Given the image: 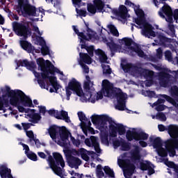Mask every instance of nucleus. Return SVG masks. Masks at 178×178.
Instances as JSON below:
<instances>
[{
    "label": "nucleus",
    "instance_id": "nucleus-1",
    "mask_svg": "<svg viewBox=\"0 0 178 178\" xmlns=\"http://www.w3.org/2000/svg\"><path fill=\"white\" fill-rule=\"evenodd\" d=\"M36 63L38 65L39 69L42 72H41V77L44 79H48L54 90H55V92H58V90H59V84H58V82L56 81V76H55V73H58V74L63 76V72H61L59 69L55 67L49 60H45L43 58L36 59ZM49 74H51V76H49Z\"/></svg>",
    "mask_w": 178,
    "mask_h": 178
},
{
    "label": "nucleus",
    "instance_id": "nucleus-2",
    "mask_svg": "<svg viewBox=\"0 0 178 178\" xmlns=\"http://www.w3.org/2000/svg\"><path fill=\"white\" fill-rule=\"evenodd\" d=\"M103 92L106 97H115L117 99L116 109L124 111L126 109V94L120 88H113L108 79L102 81Z\"/></svg>",
    "mask_w": 178,
    "mask_h": 178
},
{
    "label": "nucleus",
    "instance_id": "nucleus-3",
    "mask_svg": "<svg viewBox=\"0 0 178 178\" xmlns=\"http://www.w3.org/2000/svg\"><path fill=\"white\" fill-rule=\"evenodd\" d=\"M6 95L9 97L10 104L13 106H17V104H22L23 106H29V108H34L33 100L29 96L20 90H11L10 87L6 86Z\"/></svg>",
    "mask_w": 178,
    "mask_h": 178
},
{
    "label": "nucleus",
    "instance_id": "nucleus-4",
    "mask_svg": "<svg viewBox=\"0 0 178 178\" xmlns=\"http://www.w3.org/2000/svg\"><path fill=\"white\" fill-rule=\"evenodd\" d=\"M12 26L14 33L18 37H23L24 40H27L31 35V28H30L29 22H17L15 21L12 23Z\"/></svg>",
    "mask_w": 178,
    "mask_h": 178
},
{
    "label": "nucleus",
    "instance_id": "nucleus-5",
    "mask_svg": "<svg viewBox=\"0 0 178 178\" xmlns=\"http://www.w3.org/2000/svg\"><path fill=\"white\" fill-rule=\"evenodd\" d=\"M17 9L22 13L24 17L38 16L37 15V8L35 6L30 4L29 0H17Z\"/></svg>",
    "mask_w": 178,
    "mask_h": 178
},
{
    "label": "nucleus",
    "instance_id": "nucleus-6",
    "mask_svg": "<svg viewBox=\"0 0 178 178\" xmlns=\"http://www.w3.org/2000/svg\"><path fill=\"white\" fill-rule=\"evenodd\" d=\"M159 15L161 19H165L168 23H173V17L175 20L178 19V9H175L173 13L172 7L164 5L159 11Z\"/></svg>",
    "mask_w": 178,
    "mask_h": 178
},
{
    "label": "nucleus",
    "instance_id": "nucleus-7",
    "mask_svg": "<svg viewBox=\"0 0 178 178\" xmlns=\"http://www.w3.org/2000/svg\"><path fill=\"white\" fill-rule=\"evenodd\" d=\"M49 134L52 140H56L57 136H60L62 141H66L69 138V134L66 131L65 127H58V125H51L48 129Z\"/></svg>",
    "mask_w": 178,
    "mask_h": 178
},
{
    "label": "nucleus",
    "instance_id": "nucleus-8",
    "mask_svg": "<svg viewBox=\"0 0 178 178\" xmlns=\"http://www.w3.org/2000/svg\"><path fill=\"white\" fill-rule=\"evenodd\" d=\"M71 90V91H70ZM67 101L70 99V95H72V91H74L78 95V97H83L84 92L81 88V84L77 81L76 79H72L68 83V86L65 87Z\"/></svg>",
    "mask_w": 178,
    "mask_h": 178
},
{
    "label": "nucleus",
    "instance_id": "nucleus-9",
    "mask_svg": "<svg viewBox=\"0 0 178 178\" xmlns=\"http://www.w3.org/2000/svg\"><path fill=\"white\" fill-rule=\"evenodd\" d=\"M110 130V137H118V133L119 136H124L126 134V128L123 124H116L113 120L108 125Z\"/></svg>",
    "mask_w": 178,
    "mask_h": 178
},
{
    "label": "nucleus",
    "instance_id": "nucleus-10",
    "mask_svg": "<svg viewBox=\"0 0 178 178\" xmlns=\"http://www.w3.org/2000/svg\"><path fill=\"white\" fill-rule=\"evenodd\" d=\"M92 123L93 124H97L99 129H104L105 126H108V123H112V118L106 115H95L91 116Z\"/></svg>",
    "mask_w": 178,
    "mask_h": 178
},
{
    "label": "nucleus",
    "instance_id": "nucleus-11",
    "mask_svg": "<svg viewBox=\"0 0 178 178\" xmlns=\"http://www.w3.org/2000/svg\"><path fill=\"white\" fill-rule=\"evenodd\" d=\"M126 137L128 141H133L134 140L135 141H145L148 140L149 135L144 131H127Z\"/></svg>",
    "mask_w": 178,
    "mask_h": 178
},
{
    "label": "nucleus",
    "instance_id": "nucleus-12",
    "mask_svg": "<svg viewBox=\"0 0 178 178\" xmlns=\"http://www.w3.org/2000/svg\"><path fill=\"white\" fill-rule=\"evenodd\" d=\"M64 152L65 154V158L70 168H75V169H79V166L81 165V160L78 157L72 155L70 150H66Z\"/></svg>",
    "mask_w": 178,
    "mask_h": 178
},
{
    "label": "nucleus",
    "instance_id": "nucleus-13",
    "mask_svg": "<svg viewBox=\"0 0 178 178\" xmlns=\"http://www.w3.org/2000/svg\"><path fill=\"white\" fill-rule=\"evenodd\" d=\"M165 148L169 156L173 158L176 156V149H178V139L171 138L165 142Z\"/></svg>",
    "mask_w": 178,
    "mask_h": 178
},
{
    "label": "nucleus",
    "instance_id": "nucleus-14",
    "mask_svg": "<svg viewBox=\"0 0 178 178\" xmlns=\"http://www.w3.org/2000/svg\"><path fill=\"white\" fill-rule=\"evenodd\" d=\"M122 69L127 73L131 72V73H133V74H136V76H143V72H144V68L134 65L131 63L122 65Z\"/></svg>",
    "mask_w": 178,
    "mask_h": 178
},
{
    "label": "nucleus",
    "instance_id": "nucleus-15",
    "mask_svg": "<svg viewBox=\"0 0 178 178\" xmlns=\"http://www.w3.org/2000/svg\"><path fill=\"white\" fill-rule=\"evenodd\" d=\"M142 34L147 38H150V37H156L155 31H154V26L148 22H145L143 24L142 29Z\"/></svg>",
    "mask_w": 178,
    "mask_h": 178
},
{
    "label": "nucleus",
    "instance_id": "nucleus-16",
    "mask_svg": "<svg viewBox=\"0 0 178 178\" xmlns=\"http://www.w3.org/2000/svg\"><path fill=\"white\" fill-rule=\"evenodd\" d=\"M47 161L49 162V165L50 166V169H51L57 176H59L60 177H62V175L63 173L62 172V168L59 167V165H56L55 163V160H54V158L51 155H49Z\"/></svg>",
    "mask_w": 178,
    "mask_h": 178
},
{
    "label": "nucleus",
    "instance_id": "nucleus-17",
    "mask_svg": "<svg viewBox=\"0 0 178 178\" xmlns=\"http://www.w3.org/2000/svg\"><path fill=\"white\" fill-rule=\"evenodd\" d=\"M157 38L159 40V44L161 47H165L167 48L168 47H170V48L175 49L173 44H171L172 42H173V39L166 38L165 35H163V34H159Z\"/></svg>",
    "mask_w": 178,
    "mask_h": 178
},
{
    "label": "nucleus",
    "instance_id": "nucleus-18",
    "mask_svg": "<svg viewBox=\"0 0 178 178\" xmlns=\"http://www.w3.org/2000/svg\"><path fill=\"white\" fill-rule=\"evenodd\" d=\"M170 74L165 72H161L159 73V80L160 81V86L166 88L169 86V81H170Z\"/></svg>",
    "mask_w": 178,
    "mask_h": 178
},
{
    "label": "nucleus",
    "instance_id": "nucleus-19",
    "mask_svg": "<svg viewBox=\"0 0 178 178\" xmlns=\"http://www.w3.org/2000/svg\"><path fill=\"white\" fill-rule=\"evenodd\" d=\"M85 144L88 147H91V145H92V147H94L95 151H96V152L97 154L101 153V148L99 147V143H98V140H97V137L91 136L90 140V138H86L85 140Z\"/></svg>",
    "mask_w": 178,
    "mask_h": 178
},
{
    "label": "nucleus",
    "instance_id": "nucleus-20",
    "mask_svg": "<svg viewBox=\"0 0 178 178\" xmlns=\"http://www.w3.org/2000/svg\"><path fill=\"white\" fill-rule=\"evenodd\" d=\"M99 130H100V140L102 143L106 145L109 144V129L108 128V125L100 128Z\"/></svg>",
    "mask_w": 178,
    "mask_h": 178
},
{
    "label": "nucleus",
    "instance_id": "nucleus-21",
    "mask_svg": "<svg viewBox=\"0 0 178 178\" xmlns=\"http://www.w3.org/2000/svg\"><path fill=\"white\" fill-rule=\"evenodd\" d=\"M141 160L140 147L136 145L134 149L131 151V161L134 163H138Z\"/></svg>",
    "mask_w": 178,
    "mask_h": 178
},
{
    "label": "nucleus",
    "instance_id": "nucleus-22",
    "mask_svg": "<svg viewBox=\"0 0 178 178\" xmlns=\"http://www.w3.org/2000/svg\"><path fill=\"white\" fill-rule=\"evenodd\" d=\"M19 45L24 51H26L28 52V54H31L32 52H34V50L35 49L34 48V46L31 44L29 41L27 40H20L19 41Z\"/></svg>",
    "mask_w": 178,
    "mask_h": 178
},
{
    "label": "nucleus",
    "instance_id": "nucleus-23",
    "mask_svg": "<svg viewBox=\"0 0 178 178\" xmlns=\"http://www.w3.org/2000/svg\"><path fill=\"white\" fill-rule=\"evenodd\" d=\"M17 67H20V66H22V67H26V69L33 70V69H35L36 65H35V63L34 62L29 63L27 59H25V60H19L17 62Z\"/></svg>",
    "mask_w": 178,
    "mask_h": 178
},
{
    "label": "nucleus",
    "instance_id": "nucleus-24",
    "mask_svg": "<svg viewBox=\"0 0 178 178\" xmlns=\"http://www.w3.org/2000/svg\"><path fill=\"white\" fill-rule=\"evenodd\" d=\"M78 118L81 122V128L82 130H87L88 129V125H87V123L86 122H88V118L86 116V114L83 113L82 111H79L77 113Z\"/></svg>",
    "mask_w": 178,
    "mask_h": 178
},
{
    "label": "nucleus",
    "instance_id": "nucleus-25",
    "mask_svg": "<svg viewBox=\"0 0 178 178\" xmlns=\"http://www.w3.org/2000/svg\"><path fill=\"white\" fill-rule=\"evenodd\" d=\"M53 159L56 165H60L61 168H65V160L62 154L58 152H53Z\"/></svg>",
    "mask_w": 178,
    "mask_h": 178
},
{
    "label": "nucleus",
    "instance_id": "nucleus-26",
    "mask_svg": "<svg viewBox=\"0 0 178 178\" xmlns=\"http://www.w3.org/2000/svg\"><path fill=\"white\" fill-rule=\"evenodd\" d=\"M95 54L97 56H99L100 63H108V56H106V54L102 49H98L95 50Z\"/></svg>",
    "mask_w": 178,
    "mask_h": 178
},
{
    "label": "nucleus",
    "instance_id": "nucleus-27",
    "mask_svg": "<svg viewBox=\"0 0 178 178\" xmlns=\"http://www.w3.org/2000/svg\"><path fill=\"white\" fill-rule=\"evenodd\" d=\"M149 143H151L153 148H156V149L162 147V139H161V138L159 137L154 138V136H150L149 138Z\"/></svg>",
    "mask_w": 178,
    "mask_h": 178
},
{
    "label": "nucleus",
    "instance_id": "nucleus-28",
    "mask_svg": "<svg viewBox=\"0 0 178 178\" xmlns=\"http://www.w3.org/2000/svg\"><path fill=\"white\" fill-rule=\"evenodd\" d=\"M79 57L81 59L79 62H82V63L91 65V63H92V59L91 58V56L87 53H79Z\"/></svg>",
    "mask_w": 178,
    "mask_h": 178
},
{
    "label": "nucleus",
    "instance_id": "nucleus-29",
    "mask_svg": "<svg viewBox=\"0 0 178 178\" xmlns=\"http://www.w3.org/2000/svg\"><path fill=\"white\" fill-rule=\"evenodd\" d=\"M56 119H58V120H65L66 123H70L71 122L70 118H69V114L67 111H65L63 110L60 111V113L59 112L57 113Z\"/></svg>",
    "mask_w": 178,
    "mask_h": 178
},
{
    "label": "nucleus",
    "instance_id": "nucleus-30",
    "mask_svg": "<svg viewBox=\"0 0 178 178\" xmlns=\"http://www.w3.org/2000/svg\"><path fill=\"white\" fill-rule=\"evenodd\" d=\"M134 47H130L131 51L136 52V54H137L138 56L140 58H144V56H145V54L144 53V51L141 49V47H140L137 43L134 44Z\"/></svg>",
    "mask_w": 178,
    "mask_h": 178
},
{
    "label": "nucleus",
    "instance_id": "nucleus-31",
    "mask_svg": "<svg viewBox=\"0 0 178 178\" xmlns=\"http://www.w3.org/2000/svg\"><path fill=\"white\" fill-rule=\"evenodd\" d=\"M28 116L31 119L29 120V122H31V123H33V124H36L37 123H38V122H40L42 118L40 113H30L28 114Z\"/></svg>",
    "mask_w": 178,
    "mask_h": 178
},
{
    "label": "nucleus",
    "instance_id": "nucleus-32",
    "mask_svg": "<svg viewBox=\"0 0 178 178\" xmlns=\"http://www.w3.org/2000/svg\"><path fill=\"white\" fill-rule=\"evenodd\" d=\"M93 5L96 8L99 13H101V12L104 10V8H105V3H104L102 0H94Z\"/></svg>",
    "mask_w": 178,
    "mask_h": 178
},
{
    "label": "nucleus",
    "instance_id": "nucleus-33",
    "mask_svg": "<svg viewBox=\"0 0 178 178\" xmlns=\"http://www.w3.org/2000/svg\"><path fill=\"white\" fill-rule=\"evenodd\" d=\"M168 134L172 138H173V136H178V126L170 124L168 128Z\"/></svg>",
    "mask_w": 178,
    "mask_h": 178
},
{
    "label": "nucleus",
    "instance_id": "nucleus-34",
    "mask_svg": "<svg viewBox=\"0 0 178 178\" xmlns=\"http://www.w3.org/2000/svg\"><path fill=\"white\" fill-rule=\"evenodd\" d=\"M84 23L86 27L88 40H92V38H95V32L90 28L88 22H84Z\"/></svg>",
    "mask_w": 178,
    "mask_h": 178
},
{
    "label": "nucleus",
    "instance_id": "nucleus-35",
    "mask_svg": "<svg viewBox=\"0 0 178 178\" xmlns=\"http://www.w3.org/2000/svg\"><path fill=\"white\" fill-rule=\"evenodd\" d=\"M5 108H9V100L0 97V111H3V113L6 112Z\"/></svg>",
    "mask_w": 178,
    "mask_h": 178
},
{
    "label": "nucleus",
    "instance_id": "nucleus-36",
    "mask_svg": "<svg viewBox=\"0 0 178 178\" xmlns=\"http://www.w3.org/2000/svg\"><path fill=\"white\" fill-rule=\"evenodd\" d=\"M136 170V165L132 163H129L126 167V172L128 176H133Z\"/></svg>",
    "mask_w": 178,
    "mask_h": 178
},
{
    "label": "nucleus",
    "instance_id": "nucleus-37",
    "mask_svg": "<svg viewBox=\"0 0 178 178\" xmlns=\"http://www.w3.org/2000/svg\"><path fill=\"white\" fill-rule=\"evenodd\" d=\"M119 12L121 19H123L124 20L127 18V8H126L123 5H121L119 7Z\"/></svg>",
    "mask_w": 178,
    "mask_h": 178
},
{
    "label": "nucleus",
    "instance_id": "nucleus-38",
    "mask_svg": "<svg viewBox=\"0 0 178 178\" xmlns=\"http://www.w3.org/2000/svg\"><path fill=\"white\" fill-rule=\"evenodd\" d=\"M154 71L147 70V69H143V72L142 74V76L145 77V79H154Z\"/></svg>",
    "mask_w": 178,
    "mask_h": 178
},
{
    "label": "nucleus",
    "instance_id": "nucleus-39",
    "mask_svg": "<svg viewBox=\"0 0 178 178\" xmlns=\"http://www.w3.org/2000/svg\"><path fill=\"white\" fill-rule=\"evenodd\" d=\"M108 29H109L110 32L114 37H119V31H118V29H116V26L113 24H109L108 25Z\"/></svg>",
    "mask_w": 178,
    "mask_h": 178
},
{
    "label": "nucleus",
    "instance_id": "nucleus-40",
    "mask_svg": "<svg viewBox=\"0 0 178 178\" xmlns=\"http://www.w3.org/2000/svg\"><path fill=\"white\" fill-rule=\"evenodd\" d=\"M122 41L125 44V46L128 47L129 49L131 47H132L131 45H134V44H136V42L133 41V39L130 38H123Z\"/></svg>",
    "mask_w": 178,
    "mask_h": 178
},
{
    "label": "nucleus",
    "instance_id": "nucleus-41",
    "mask_svg": "<svg viewBox=\"0 0 178 178\" xmlns=\"http://www.w3.org/2000/svg\"><path fill=\"white\" fill-rule=\"evenodd\" d=\"M157 153L159 156L161 158H166L168 156V149H165L163 147H159L157 149Z\"/></svg>",
    "mask_w": 178,
    "mask_h": 178
},
{
    "label": "nucleus",
    "instance_id": "nucleus-42",
    "mask_svg": "<svg viewBox=\"0 0 178 178\" xmlns=\"http://www.w3.org/2000/svg\"><path fill=\"white\" fill-rule=\"evenodd\" d=\"M104 171L108 176V177H115V172H113V170L111 169L109 166L106 165L104 168Z\"/></svg>",
    "mask_w": 178,
    "mask_h": 178
},
{
    "label": "nucleus",
    "instance_id": "nucleus-43",
    "mask_svg": "<svg viewBox=\"0 0 178 178\" xmlns=\"http://www.w3.org/2000/svg\"><path fill=\"white\" fill-rule=\"evenodd\" d=\"M73 30L74 33L77 34L78 37H79L80 38H83V40H88V38L87 37V35H86L83 32H79V29H77L75 26H73Z\"/></svg>",
    "mask_w": 178,
    "mask_h": 178
},
{
    "label": "nucleus",
    "instance_id": "nucleus-44",
    "mask_svg": "<svg viewBox=\"0 0 178 178\" xmlns=\"http://www.w3.org/2000/svg\"><path fill=\"white\" fill-rule=\"evenodd\" d=\"M96 175L97 177L102 178L105 176L104 171H102V165L101 164L97 165L96 168Z\"/></svg>",
    "mask_w": 178,
    "mask_h": 178
},
{
    "label": "nucleus",
    "instance_id": "nucleus-45",
    "mask_svg": "<svg viewBox=\"0 0 178 178\" xmlns=\"http://www.w3.org/2000/svg\"><path fill=\"white\" fill-rule=\"evenodd\" d=\"M121 148L122 151H130L131 148V145L130 143H127L125 141L121 142Z\"/></svg>",
    "mask_w": 178,
    "mask_h": 178
},
{
    "label": "nucleus",
    "instance_id": "nucleus-46",
    "mask_svg": "<svg viewBox=\"0 0 178 178\" xmlns=\"http://www.w3.org/2000/svg\"><path fill=\"white\" fill-rule=\"evenodd\" d=\"M107 45L108 47H109L111 52H116L118 51V44H116V43H115V42L111 41L110 42H107Z\"/></svg>",
    "mask_w": 178,
    "mask_h": 178
},
{
    "label": "nucleus",
    "instance_id": "nucleus-47",
    "mask_svg": "<svg viewBox=\"0 0 178 178\" xmlns=\"http://www.w3.org/2000/svg\"><path fill=\"white\" fill-rule=\"evenodd\" d=\"M134 20H135L134 22L138 26H144V24H145L146 23L144 17H138L137 18H135Z\"/></svg>",
    "mask_w": 178,
    "mask_h": 178
},
{
    "label": "nucleus",
    "instance_id": "nucleus-48",
    "mask_svg": "<svg viewBox=\"0 0 178 178\" xmlns=\"http://www.w3.org/2000/svg\"><path fill=\"white\" fill-rule=\"evenodd\" d=\"M104 74H112V69L109 65H102Z\"/></svg>",
    "mask_w": 178,
    "mask_h": 178
},
{
    "label": "nucleus",
    "instance_id": "nucleus-49",
    "mask_svg": "<svg viewBox=\"0 0 178 178\" xmlns=\"http://www.w3.org/2000/svg\"><path fill=\"white\" fill-rule=\"evenodd\" d=\"M88 12L89 13H92V15H95L97 13V8L94 4H88Z\"/></svg>",
    "mask_w": 178,
    "mask_h": 178
},
{
    "label": "nucleus",
    "instance_id": "nucleus-50",
    "mask_svg": "<svg viewBox=\"0 0 178 178\" xmlns=\"http://www.w3.org/2000/svg\"><path fill=\"white\" fill-rule=\"evenodd\" d=\"M45 80H47V79H38V83L39 84L40 87L41 88L45 89V87H47V83Z\"/></svg>",
    "mask_w": 178,
    "mask_h": 178
},
{
    "label": "nucleus",
    "instance_id": "nucleus-51",
    "mask_svg": "<svg viewBox=\"0 0 178 178\" xmlns=\"http://www.w3.org/2000/svg\"><path fill=\"white\" fill-rule=\"evenodd\" d=\"M168 29L171 33V37H175L176 30L175 29V25H173V23H169L168 24Z\"/></svg>",
    "mask_w": 178,
    "mask_h": 178
},
{
    "label": "nucleus",
    "instance_id": "nucleus-52",
    "mask_svg": "<svg viewBox=\"0 0 178 178\" xmlns=\"http://www.w3.org/2000/svg\"><path fill=\"white\" fill-rule=\"evenodd\" d=\"M156 119H159L160 120H162V122H166V115L165 113L160 112L156 115Z\"/></svg>",
    "mask_w": 178,
    "mask_h": 178
},
{
    "label": "nucleus",
    "instance_id": "nucleus-53",
    "mask_svg": "<svg viewBox=\"0 0 178 178\" xmlns=\"http://www.w3.org/2000/svg\"><path fill=\"white\" fill-rule=\"evenodd\" d=\"M26 156L29 159H31V161H33L34 162L37 161V154H35V153H27Z\"/></svg>",
    "mask_w": 178,
    "mask_h": 178
},
{
    "label": "nucleus",
    "instance_id": "nucleus-54",
    "mask_svg": "<svg viewBox=\"0 0 178 178\" xmlns=\"http://www.w3.org/2000/svg\"><path fill=\"white\" fill-rule=\"evenodd\" d=\"M41 53L43 56L49 55V47H48L47 46L42 47L41 49Z\"/></svg>",
    "mask_w": 178,
    "mask_h": 178
},
{
    "label": "nucleus",
    "instance_id": "nucleus-55",
    "mask_svg": "<svg viewBox=\"0 0 178 178\" xmlns=\"http://www.w3.org/2000/svg\"><path fill=\"white\" fill-rule=\"evenodd\" d=\"M86 51L89 54V56H90L91 58L94 56V51H95V49H94V46H88V47H87L86 49Z\"/></svg>",
    "mask_w": 178,
    "mask_h": 178
},
{
    "label": "nucleus",
    "instance_id": "nucleus-56",
    "mask_svg": "<svg viewBox=\"0 0 178 178\" xmlns=\"http://www.w3.org/2000/svg\"><path fill=\"white\" fill-rule=\"evenodd\" d=\"M149 166H150L149 164H147L144 162H140V170H143V171L148 170Z\"/></svg>",
    "mask_w": 178,
    "mask_h": 178
},
{
    "label": "nucleus",
    "instance_id": "nucleus-57",
    "mask_svg": "<svg viewBox=\"0 0 178 178\" xmlns=\"http://www.w3.org/2000/svg\"><path fill=\"white\" fill-rule=\"evenodd\" d=\"M79 65L83 68L84 73H90V68L88 67V65H86L83 62H79Z\"/></svg>",
    "mask_w": 178,
    "mask_h": 178
},
{
    "label": "nucleus",
    "instance_id": "nucleus-58",
    "mask_svg": "<svg viewBox=\"0 0 178 178\" xmlns=\"http://www.w3.org/2000/svg\"><path fill=\"white\" fill-rule=\"evenodd\" d=\"M165 56L167 60H168L169 62H172L173 57H172V52L170 51L169 50L166 51L165 52Z\"/></svg>",
    "mask_w": 178,
    "mask_h": 178
},
{
    "label": "nucleus",
    "instance_id": "nucleus-59",
    "mask_svg": "<svg viewBox=\"0 0 178 178\" xmlns=\"http://www.w3.org/2000/svg\"><path fill=\"white\" fill-rule=\"evenodd\" d=\"M22 126L24 130V131H27V130H29V129H30V127H31V126H33V124L32 123H26V122H22Z\"/></svg>",
    "mask_w": 178,
    "mask_h": 178
},
{
    "label": "nucleus",
    "instance_id": "nucleus-60",
    "mask_svg": "<svg viewBox=\"0 0 178 178\" xmlns=\"http://www.w3.org/2000/svg\"><path fill=\"white\" fill-rule=\"evenodd\" d=\"M162 98H164L165 101L168 102H170V104H173L175 102V100L173 98H172L170 96L167 95H161Z\"/></svg>",
    "mask_w": 178,
    "mask_h": 178
},
{
    "label": "nucleus",
    "instance_id": "nucleus-61",
    "mask_svg": "<svg viewBox=\"0 0 178 178\" xmlns=\"http://www.w3.org/2000/svg\"><path fill=\"white\" fill-rule=\"evenodd\" d=\"M58 111L54 110V109H50L47 111V113L50 115V116H54L56 119V116H58Z\"/></svg>",
    "mask_w": 178,
    "mask_h": 178
},
{
    "label": "nucleus",
    "instance_id": "nucleus-62",
    "mask_svg": "<svg viewBox=\"0 0 178 178\" xmlns=\"http://www.w3.org/2000/svg\"><path fill=\"white\" fill-rule=\"evenodd\" d=\"M162 56H163V51L161 48H159L156 50V58L159 59H162Z\"/></svg>",
    "mask_w": 178,
    "mask_h": 178
},
{
    "label": "nucleus",
    "instance_id": "nucleus-63",
    "mask_svg": "<svg viewBox=\"0 0 178 178\" xmlns=\"http://www.w3.org/2000/svg\"><path fill=\"white\" fill-rule=\"evenodd\" d=\"M26 134L27 137L31 139V140H34V132H33V131H26Z\"/></svg>",
    "mask_w": 178,
    "mask_h": 178
},
{
    "label": "nucleus",
    "instance_id": "nucleus-64",
    "mask_svg": "<svg viewBox=\"0 0 178 178\" xmlns=\"http://www.w3.org/2000/svg\"><path fill=\"white\" fill-rule=\"evenodd\" d=\"M136 13L138 17H143L144 18V11L140 8H138L136 10Z\"/></svg>",
    "mask_w": 178,
    "mask_h": 178
}]
</instances>
